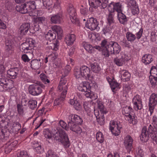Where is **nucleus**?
<instances>
[{
	"mask_svg": "<svg viewBox=\"0 0 157 157\" xmlns=\"http://www.w3.org/2000/svg\"><path fill=\"white\" fill-rule=\"evenodd\" d=\"M101 45L103 48L102 50V55L106 57L109 56V53L111 54H117L120 52L121 48L116 42L108 41L107 40H103L101 43Z\"/></svg>",
	"mask_w": 157,
	"mask_h": 157,
	"instance_id": "f257e3e1",
	"label": "nucleus"
},
{
	"mask_svg": "<svg viewBox=\"0 0 157 157\" xmlns=\"http://www.w3.org/2000/svg\"><path fill=\"white\" fill-rule=\"evenodd\" d=\"M68 125L70 127V130L75 132L79 137H82L84 132H82L80 126L75 124H81L83 122L82 118L77 115L71 114L68 116Z\"/></svg>",
	"mask_w": 157,
	"mask_h": 157,
	"instance_id": "f03ea898",
	"label": "nucleus"
},
{
	"mask_svg": "<svg viewBox=\"0 0 157 157\" xmlns=\"http://www.w3.org/2000/svg\"><path fill=\"white\" fill-rule=\"evenodd\" d=\"M52 133L54 134L55 138L56 140H60L64 148H68L70 143L68 135L65 132L60 128L57 127L54 131L52 130Z\"/></svg>",
	"mask_w": 157,
	"mask_h": 157,
	"instance_id": "7ed1b4c3",
	"label": "nucleus"
},
{
	"mask_svg": "<svg viewBox=\"0 0 157 157\" xmlns=\"http://www.w3.org/2000/svg\"><path fill=\"white\" fill-rule=\"evenodd\" d=\"M62 78L60 80L58 86V91L61 92V97L59 98L56 99L54 103V105H59L62 102L64 99L67 93V87L66 85V81H63Z\"/></svg>",
	"mask_w": 157,
	"mask_h": 157,
	"instance_id": "20e7f679",
	"label": "nucleus"
},
{
	"mask_svg": "<svg viewBox=\"0 0 157 157\" xmlns=\"http://www.w3.org/2000/svg\"><path fill=\"white\" fill-rule=\"evenodd\" d=\"M35 9L36 6L34 1L28 2L21 6H16V7L17 11L23 14L32 12Z\"/></svg>",
	"mask_w": 157,
	"mask_h": 157,
	"instance_id": "39448f33",
	"label": "nucleus"
},
{
	"mask_svg": "<svg viewBox=\"0 0 157 157\" xmlns=\"http://www.w3.org/2000/svg\"><path fill=\"white\" fill-rule=\"evenodd\" d=\"M157 123V117L156 115H154L152 118L151 124L148 127V129L149 135L153 141L157 144V128L156 127Z\"/></svg>",
	"mask_w": 157,
	"mask_h": 157,
	"instance_id": "423d86ee",
	"label": "nucleus"
},
{
	"mask_svg": "<svg viewBox=\"0 0 157 157\" xmlns=\"http://www.w3.org/2000/svg\"><path fill=\"white\" fill-rule=\"evenodd\" d=\"M67 10L71 22L77 25L80 26L79 20L76 17L77 13L75 10L72 4L69 5Z\"/></svg>",
	"mask_w": 157,
	"mask_h": 157,
	"instance_id": "0eeeda50",
	"label": "nucleus"
},
{
	"mask_svg": "<svg viewBox=\"0 0 157 157\" xmlns=\"http://www.w3.org/2000/svg\"><path fill=\"white\" fill-rule=\"evenodd\" d=\"M90 6L94 8L99 7L100 9H104L107 6L108 0H88Z\"/></svg>",
	"mask_w": 157,
	"mask_h": 157,
	"instance_id": "6e6552de",
	"label": "nucleus"
},
{
	"mask_svg": "<svg viewBox=\"0 0 157 157\" xmlns=\"http://www.w3.org/2000/svg\"><path fill=\"white\" fill-rule=\"evenodd\" d=\"M13 38L9 36L5 41L6 52L8 56L11 55L14 52V43Z\"/></svg>",
	"mask_w": 157,
	"mask_h": 157,
	"instance_id": "1a4fd4ad",
	"label": "nucleus"
},
{
	"mask_svg": "<svg viewBox=\"0 0 157 157\" xmlns=\"http://www.w3.org/2000/svg\"><path fill=\"white\" fill-rule=\"evenodd\" d=\"M45 88L44 85L43 84L40 85L33 84L30 85L29 88V93L34 96L40 94L42 91V89Z\"/></svg>",
	"mask_w": 157,
	"mask_h": 157,
	"instance_id": "9d476101",
	"label": "nucleus"
},
{
	"mask_svg": "<svg viewBox=\"0 0 157 157\" xmlns=\"http://www.w3.org/2000/svg\"><path fill=\"white\" fill-rule=\"evenodd\" d=\"M121 125L117 122L114 121H110L109 125V128L112 134L115 136H118L121 132Z\"/></svg>",
	"mask_w": 157,
	"mask_h": 157,
	"instance_id": "9b49d317",
	"label": "nucleus"
},
{
	"mask_svg": "<svg viewBox=\"0 0 157 157\" xmlns=\"http://www.w3.org/2000/svg\"><path fill=\"white\" fill-rule=\"evenodd\" d=\"M98 22L96 19L91 17L87 20L85 24V26L91 30H96L97 31H98L100 29L98 26Z\"/></svg>",
	"mask_w": 157,
	"mask_h": 157,
	"instance_id": "f8f14e48",
	"label": "nucleus"
},
{
	"mask_svg": "<svg viewBox=\"0 0 157 157\" xmlns=\"http://www.w3.org/2000/svg\"><path fill=\"white\" fill-rule=\"evenodd\" d=\"M108 10L109 13H113L115 11L117 12V14L122 12V5L119 2H112L110 3L108 6Z\"/></svg>",
	"mask_w": 157,
	"mask_h": 157,
	"instance_id": "ddd939ff",
	"label": "nucleus"
},
{
	"mask_svg": "<svg viewBox=\"0 0 157 157\" xmlns=\"http://www.w3.org/2000/svg\"><path fill=\"white\" fill-rule=\"evenodd\" d=\"M132 103L133 105V108L136 111L141 110L143 108L142 101L141 97L138 94L134 96Z\"/></svg>",
	"mask_w": 157,
	"mask_h": 157,
	"instance_id": "4468645a",
	"label": "nucleus"
},
{
	"mask_svg": "<svg viewBox=\"0 0 157 157\" xmlns=\"http://www.w3.org/2000/svg\"><path fill=\"white\" fill-rule=\"evenodd\" d=\"M157 104V94H152L151 95L149 101V110L151 115L153 113L154 109Z\"/></svg>",
	"mask_w": 157,
	"mask_h": 157,
	"instance_id": "2eb2a0df",
	"label": "nucleus"
},
{
	"mask_svg": "<svg viewBox=\"0 0 157 157\" xmlns=\"http://www.w3.org/2000/svg\"><path fill=\"white\" fill-rule=\"evenodd\" d=\"M133 140L132 137L129 135H127L124 139V146L128 152L131 151L133 148Z\"/></svg>",
	"mask_w": 157,
	"mask_h": 157,
	"instance_id": "dca6fc26",
	"label": "nucleus"
},
{
	"mask_svg": "<svg viewBox=\"0 0 157 157\" xmlns=\"http://www.w3.org/2000/svg\"><path fill=\"white\" fill-rule=\"evenodd\" d=\"M0 86H1L3 90H10L13 87V82L4 78L0 79Z\"/></svg>",
	"mask_w": 157,
	"mask_h": 157,
	"instance_id": "f3484780",
	"label": "nucleus"
},
{
	"mask_svg": "<svg viewBox=\"0 0 157 157\" xmlns=\"http://www.w3.org/2000/svg\"><path fill=\"white\" fill-rule=\"evenodd\" d=\"M50 17V21L51 23L55 24L60 23L63 20V13L61 12L52 15Z\"/></svg>",
	"mask_w": 157,
	"mask_h": 157,
	"instance_id": "a211bd4d",
	"label": "nucleus"
},
{
	"mask_svg": "<svg viewBox=\"0 0 157 157\" xmlns=\"http://www.w3.org/2000/svg\"><path fill=\"white\" fill-rule=\"evenodd\" d=\"M149 133L148 128L146 126L144 127L140 136V140L142 142H146L149 140Z\"/></svg>",
	"mask_w": 157,
	"mask_h": 157,
	"instance_id": "6ab92c4d",
	"label": "nucleus"
},
{
	"mask_svg": "<svg viewBox=\"0 0 157 157\" xmlns=\"http://www.w3.org/2000/svg\"><path fill=\"white\" fill-rule=\"evenodd\" d=\"M91 86L88 82H83L80 83L78 87V90L84 92L86 94L90 90Z\"/></svg>",
	"mask_w": 157,
	"mask_h": 157,
	"instance_id": "aec40b11",
	"label": "nucleus"
},
{
	"mask_svg": "<svg viewBox=\"0 0 157 157\" xmlns=\"http://www.w3.org/2000/svg\"><path fill=\"white\" fill-rule=\"evenodd\" d=\"M36 20L38 25H35L34 30L35 32L39 31L40 29L41 28V27L45 25L46 22V18L44 17H38L36 18Z\"/></svg>",
	"mask_w": 157,
	"mask_h": 157,
	"instance_id": "412c9836",
	"label": "nucleus"
},
{
	"mask_svg": "<svg viewBox=\"0 0 157 157\" xmlns=\"http://www.w3.org/2000/svg\"><path fill=\"white\" fill-rule=\"evenodd\" d=\"M84 49L90 53H94L96 50L99 51L101 48L99 46H95L93 47L91 44L87 43H85L83 44Z\"/></svg>",
	"mask_w": 157,
	"mask_h": 157,
	"instance_id": "4be33fe9",
	"label": "nucleus"
},
{
	"mask_svg": "<svg viewBox=\"0 0 157 157\" xmlns=\"http://www.w3.org/2000/svg\"><path fill=\"white\" fill-rule=\"evenodd\" d=\"M69 103L71 105H73L76 110H80L81 109V105L80 103L77 100V98L75 95L71 96V98L69 101Z\"/></svg>",
	"mask_w": 157,
	"mask_h": 157,
	"instance_id": "5701e85b",
	"label": "nucleus"
},
{
	"mask_svg": "<svg viewBox=\"0 0 157 157\" xmlns=\"http://www.w3.org/2000/svg\"><path fill=\"white\" fill-rule=\"evenodd\" d=\"M83 76V79L87 80H91V76L90 74V69L86 66H83L80 68Z\"/></svg>",
	"mask_w": 157,
	"mask_h": 157,
	"instance_id": "b1692460",
	"label": "nucleus"
},
{
	"mask_svg": "<svg viewBox=\"0 0 157 157\" xmlns=\"http://www.w3.org/2000/svg\"><path fill=\"white\" fill-rule=\"evenodd\" d=\"M129 59L127 56L123 54L121 58H116L114 59L113 61L114 63L118 66H122L125 61L128 60Z\"/></svg>",
	"mask_w": 157,
	"mask_h": 157,
	"instance_id": "393cba45",
	"label": "nucleus"
},
{
	"mask_svg": "<svg viewBox=\"0 0 157 157\" xmlns=\"http://www.w3.org/2000/svg\"><path fill=\"white\" fill-rule=\"evenodd\" d=\"M94 113L96 118L97 122L101 125H103L105 123V117L103 114L100 115L99 111L94 110Z\"/></svg>",
	"mask_w": 157,
	"mask_h": 157,
	"instance_id": "a878e982",
	"label": "nucleus"
},
{
	"mask_svg": "<svg viewBox=\"0 0 157 157\" xmlns=\"http://www.w3.org/2000/svg\"><path fill=\"white\" fill-rule=\"evenodd\" d=\"M76 39V36L73 34L66 35L65 38V42L68 46L72 45Z\"/></svg>",
	"mask_w": 157,
	"mask_h": 157,
	"instance_id": "bb28decb",
	"label": "nucleus"
},
{
	"mask_svg": "<svg viewBox=\"0 0 157 157\" xmlns=\"http://www.w3.org/2000/svg\"><path fill=\"white\" fill-rule=\"evenodd\" d=\"M30 27V24L28 23L23 24L21 26L19 29V32L21 35L26 34L28 32Z\"/></svg>",
	"mask_w": 157,
	"mask_h": 157,
	"instance_id": "cd10ccee",
	"label": "nucleus"
},
{
	"mask_svg": "<svg viewBox=\"0 0 157 157\" xmlns=\"http://www.w3.org/2000/svg\"><path fill=\"white\" fill-rule=\"evenodd\" d=\"M126 120L127 121L128 123L132 124L133 125H136L137 123V117L134 114L129 115V116H127L125 118Z\"/></svg>",
	"mask_w": 157,
	"mask_h": 157,
	"instance_id": "c85d7f7f",
	"label": "nucleus"
},
{
	"mask_svg": "<svg viewBox=\"0 0 157 157\" xmlns=\"http://www.w3.org/2000/svg\"><path fill=\"white\" fill-rule=\"evenodd\" d=\"M153 61L152 56L150 54H145L142 57V62L145 65H146L150 63Z\"/></svg>",
	"mask_w": 157,
	"mask_h": 157,
	"instance_id": "c756f323",
	"label": "nucleus"
},
{
	"mask_svg": "<svg viewBox=\"0 0 157 157\" xmlns=\"http://www.w3.org/2000/svg\"><path fill=\"white\" fill-rule=\"evenodd\" d=\"M20 48L22 49L25 53L29 52L32 48L30 43L26 42L22 43L20 46Z\"/></svg>",
	"mask_w": 157,
	"mask_h": 157,
	"instance_id": "7c9ffc66",
	"label": "nucleus"
},
{
	"mask_svg": "<svg viewBox=\"0 0 157 157\" xmlns=\"http://www.w3.org/2000/svg\"><path fill=\"white\" fill-rule=\"evenodd\" d=\"M52 29L53 31V32H55L56 34H57L58 38L60 39L63 35V33L61 28L60 26L56 25L52 27Z\"/></svg>",
	"mask_w": 157,
	"mask_h": 157,
	"instance_id": "2f4dec72",
	"label": "nucleus"
},
{
	"mask_svg": "<svg viewBox=\"0 0 157 157\" xmlns=\"http://www.w3.org/2000/svg\"><path fill=\"white\" fill-rule=\"evenodd\" d=\"M133 112V109L129 106H126L123 107L122 109V113L125 115V118L129 116V115H131Z\"/></svg>",
	"mask_w": 157,
	"mask_h": 157,
	"instance_id": "473e14b6",
	"label": "nucleus"
},
{
	"mask_svg": "<svg viewBox=\"0 0 157 157\" xmlns=\"http://www.w3.org/2000/svg\"><path fill=\"white\" fill-rule=\"evenodd\" d=\"M17 73V69H10L7 71V76L11 78L14 79L16 78Z\"/></svg>",
	"mask_w": 157,
	"mask_h": 157,
	"instance_id": "72a5a7b5",
	"label": "nucleus"
},
{
	"mask_svg": "<svg viewBox=\"0 0 157 157\" xmlns=\"http://www.w3.org/2000/svg\"><path fill=\"white\" fill-rule=\"evenodd\" d=\"M118 19L119 22L123 25L126 24L128 21V19L125 15L122 12L117 14Z\"/></svg>",
	"mask_w": 157,
	"mask_h": 157,
	"instance_id": "f704fd0d",
	"label": "nucleus"
},
{
	"mask_svg": "<svg viewBox=\"0 0 157 157\" xmlns=\"http://www.w3.org/2000/svg\"><path fill=\"white\" fill-rule=\"evenodd\" d=\"M56 34L55 33L50 30L45 35V38L47 40L51 42L56 38Z\"/></svg>",
	"mask_w": 157,
	"mask_h": 157,
	"instance_id": "c9c22d12",
	"label": "nucleus"
},
{
	"mask_svg": "<svg viewBox=\"0 0 157 157\" xmlns=\"http://www.w3.org/2000/svg\"><path fill=\"white\" fill-rule=\"evenodd\" d=\"M122 79L125 80V81H128L129 80L130 77V74L126 70H123L121 71Z\"/></svg>",
	"mask_w": 157,
	"mask_h": 157,
	"instance_id": "e433bc0d",
	"label": "nucleus"
},
{
	"mask_svg": "<svg viewBox=\"0 0 157 157\" xmlns=\"http://www.w3.org/2000/svg\"><path fill=\"white\" fill-rule=\"evenodd\" d=\"M71 67L69 65H67L65 69V70H63V71L62 72V75L60 79V80H61V79L62 78L63 79V81H66V83L67 82V80L64 79V78L68 75L69 72L71 70Z\"/></svg>",
	"mask_w": 157,
	"mask_h": 157,
	"instance_id": "4c0bfd02",
	"label": "nucleus"
},
{
	"mask_svg": "<svg viewBox=\"0 0 157 157\" xmlns=\"http://www.w3.org/2000/svg\"><path fill=\"white\" fill-rule=\"evenodd\" d=\"M94 62H91L90 63V67L92 70L93 72L97 73L100 71V67L99 65L96 62V61Z\"/></svg>",
	"mask_w": 157,
	"mask_h": 157,
	"instance_id": "58836bf2",
	"label": "nucleus"
},
{
	"mask_svg": "<svg viewBox=\"0 0 157 157\" xmlns=\"http://www.w3.org/2000/svg\"><path fill=\"white\" fill-rule=\"evenodd\" d=\"M74 74L77 79H83V76L82 75V73L81 71V69H75V70Z\"/></svg>",
	"mask_w": 157,
	"mask_h": 157,
	"instance_id": "ea45409f",
	"label": "nucleus"
},
{
	"mask_svg": "<svg viewBox=\"0 0 157 157\" xmlns=\"http://www.w3.org/2000/svg\"><path fill=\"white\" fill-rule=\"evenodd\" d=\"M126 37L127 40L131 43L133 42L136 38L135 35L130 32L127 33Z\"/></svg>",
	"mask_w": 157,
	"mask_h": 157,
	"instance_id": "a19ab883",
	"label": "nucleus"
},
{
	"mask_svg": "<svg viewBox=\"0 0 157 157\" xmlns=\"http://www.w3.org/2000/svg\"><path fill=\"white\" fill-rule=\"evenodd\" d=\"M30 64L31 68L35 70L38 69L40 67L39 62L36 59L32 60Z\"/></svg>",
	"mask_w": 157,
	"mask_h": 157,
	"instance_id": "79ce46f5",
	"label": "nucleus"
},
{
	"mask_svg": "<svg viewBox=\"0 0 157 157\" xmlns=\"http://www.w3.org/2000/svg\"><path fill=\"white\" fill-rule=\"evenodd\" d=\"M59 43L57 41L54 43H50L48 47L49 50H52L56 51L58 49Z\"/></svg>",
	"mask_w": 157,
	"mask_h": 157,
	"instance_id": "37998d69",
	"label": "nucleus"
},
{
	"mask_svg": "<svg viewBox=\"0 0 157 157\" xmlns=\"http://www.w3.org/2000/svg\"><path fill=\"white\" fill-rule=\"evenodd\" d=\"M45 9L49 10L52 8L51 5L52 4V0H42Z\"/></svg>",
	"mask_w": 157,
	"mask_h": 157,
	"instance_id": "c03bdc74",
	"label": "nucleus"
},
{
	"mask_svg": "<svg viewBox=\"0 0 157 157\" xmlns=\"http://www.w3.org/2000/svg\"><path fill=\"white\" fill-rule=\"evenodd\" d=\"M17 144L18 141L17 140H14L8 145L7 148L5 149V151H7L8 152H10L13 148L17 146Z\"/></svg>",
	"mask_w": 157,
	"mask_h": 157,
	"instance_id": "a18cd8bd",
	"label": "nucleus"
},
{
	"mask_svg": "<svg viewBox=\"0 0 157 157\" xmlns=\"http://www.w3.org/2000/svg\"><path fill=\"white\" fill-rule=\"evenodd\" d=\"M23 106L20 102L17 104V111L19 115H23L24 114V108L23 107Z\"/></svg>",
	"mask_w": 157,
	"mask_h": 157,
	"instance_id": "49530a36",
	"label": "nucleus"
},
{
	"mask_svg": "<svg viewBox=\"0 0 157 157\" xmlns=\"http://www.w3.org/2000/svg\"><path fill=\"white\" fill-rule=\"evenodd\" d=\"M6 2V7L9 11L12 10L14 7L13 3L12 2L10 1L9 0H5Z\"/></svg>",
	"mask_w": 157,
	"mask_h": 157,
	"instance_id": "de8ad7c7",
	"label": "nucleus"
},
{
	"mask_svg": "<svg viewBox=\"0 0 157 157\" xmlns=\"http://www.w3.org/2000/svg\"><path fill=\"white\" fill-rule=\"evenodd\" d=\"M85 95L87 98H90L93 100L96 99L98 97L97 94H96L92 93L91 90L88 91L86 94H85Z\"/></svg>",
	"mask_w": 157,
	"mask_h": 157,
	"instance_id": "09e8293b",
	"label": "nucleus"
},
{
	"mask_svg": "<svg viewBox=\"0 0 157 157\" xmlns=\"http://www.w3.org/2000/svg\"><path fill=\"white\" fill-rule=\"evenodd\" d=\"M40 78L42 82L44 84H47L50 83L49 80L47 76L44 73H41L40 75Z\"/></svg>",
	"mask_w": 157,
	"mask_h": 157,
	"instance_id": "8fccbe9b",
	"label": "nucleus"
},
{
	"mask_svg": "<svg viewBox=\"0 0 157 157\" xmlns=\"http://www.w3.org/2000/svg\"><path fill=\"white\" fill-rule=\"evenodd\" d=\"M37 102L36 101L30 100L28 101V105L29 107L32 109H33L37 106Z\"/></svg>",
	"mask_w": 157,
	"mask_h": 157,
	"instance_id": "3c124183",
	"label": "nucleus"
},
{
	"mask_svg": "<svg viewBox=\"0 0 157 157\" xmlns=\"http://www.w3.org/2000/svg\"><path fill=\"white\" fill-rule=\"evenodd\" d=\"M58 125H59L61 128L65 129L66 130H68L70 129V127L68 126L67 125V124L63 121L60 120L58 123Z\"/></svg>",
	"mask_w": 157,
	"mask_h": 157,
	"instance_id": "603ef678",
	"label": "nucleus"
},
{
	"mask_svg": "<svg viewBox=\"0 0 157 157\" xmlns=\"http://www.w3.org/2000/svg\"><path fill=\"white\" fill-rule=\"evenodd\" d=\"M136 157H143L144 152L141 147L136 148L135 152Z\"/></svg>",
	"mask_w": 157,
	"mask_h": 157,
	"instance_id": "864d4df0",
	"label": "nucleus"
},
{
	"mask_svg": "<svg viewBox=\"0 0 157 157\" xmlns=\"http://www.w3.org/2000/svg\"><path fill=\"white\" fill-rule=\"evenodd\" d=\"M96 139L97 140L101 143L103 142L104 140V137L102 133L99 132L96 134Z\"/></svg>",
	"mask_w": 157,
	"mask_h": 157,
	"instance_id": "5fc2aeb1",
	"label": "nucleus"
},
{
	"mask_svg": "<svg viewBox=\"0 0 157 157\" xmlns=\"http://www.w3.org/2000/svg\"><path fill=\"white\" fill-rule=\"evenodd\" d=\"M44 135L45 138H46L48 142H49L48 140L52 139V134L49 131L47 130L44 131Z\"/></svg>",
	"mask_w": 157,
	"mask_h": 157,
	"instance_id": "6e6d98bb",
	"label": "nucleus"
},
{
	"mask_svg": "<svg viewBox=\"0 0 157 157\" xmlns=\"http://www.w3.org/2000/svg\"><path fill=\"white\" fill-rule=\"evenodd\" d=\"M149 80L151 84L153 86H155L157 84V76H150Z\"/></svg>",
	"mask_w": 157,
	"mask_h": 157,
	"instance_id": "4d7b16f0",
	"label": "nucleus"
},
{
	"mask_svg": "<svg viewBox=\"0 0 157 157\" xmlns=\"http://www.w3.org/2000/svg\"><path fill=\"white\" fill-rule=\"evenodd\" d=\"M131 9V12L134 15L138 14L139 13L140 10L138 4L135 6L133 7H132Z\"/></svg>",
	"mask_w": 157,
	"mask_h": 157,
	"instance_id": "13d9d810",
	"label": "nucleus"
},
{
	"mask_svg": "<svg viewBox=\"0 0 157 157\" xmlns=\"http://www.w3.org/2000/svg\"><path fill=\"white\" fill-rule=\"evenodd\" d=\"M112 25H107L106 27L103 28L102 30L103 33L105 34L107 33H109L112 30Z\"/></svg>",
	"mask_w": 157,
	"mask_h": 157,
	"instance_id": "bf43d9fd",
	"label": "nucleus"
},
{
	"mask_svg": "<svg viewBox=\"0 0 157 157\" xmlns=\"http://www.w3.org/2000/svg\"><path fill=\"white\" fill-rule=\"evenodd\" d=\"M113 13H110L109 14L108 18V21L109 25H112V24L113 23L114 15Z\"/></svg>",
	"mask_w": 157,
	"mask_h": 157,
	"instance_id": "052dcab7",
	"label": "nucleus"
},
{
	"mask_svg": "<svg viewBox=\"0 0 157 157\" xmlns=\"http://www.w3.org/2000/svg\"><path fill=\"white\" fill-rule=\"evenodd\" d=\"M46 157H59L54 151L51 150H49L47 154Z\"/></svg>",
	"mask_w": 157,
	"mask_h": 157,
	"instance_id": "680f3d73",
	"label": "nucleus"
},
{
	"mask_svg": "<svg viewBox=\"0 0 157 157\" xmlns=\"http://www.w3.org/2000/svg\"><path fill=\"white\" fill-rule=\"evenodd\" d=\"M53 2L54 3V8L56 9H58L59 10L60 9V0H54L52 1V2Z\"/></svg>",
	"mask_w": 157,
	"mask_h": 157,
	"instance_id": "e2e57ef3",
	"label": "nucleus"
},
{
	"mask_svg": "<svg viewBox=\"0 0 157 157\" xmlns=\"http://www.w3.org/2000/svg\"><path fill=\"white\" fill-rule=\"evenodd\" d=\"M150 73L151 75L150 76H157V69L155 67L152 66L151 67L150 70Z\"/></svg>",
	"mask_w": 157,
	"mask_h": 157,
	"instance_id": "0e129e2a",
	"label": "nucleus"
},
{
	"mask_svg": "<svg viewBox=\"0 0 157 157\" xmlns=\"http://www.w3.org/2000/svg\"><path fill=\"white\" fill-rule=\"evenodd\" d=\"M83 106L84 109L87 112H89L90 111V104L87 102H85L83 103Z\"/></svg>",
	"mask_w": 157,
	"mask_h": 157,
	"instance_id": "69168bd1",
	"label": "nucleus"
},
{
	"mask_svg": "<svg viewBox=\"0 0 157 157\" xmlns=\"http://www.w3.org/2000/svg\"><path fill=\"white\" fill-rule=\"evenodd\" d=\"M138 4L135 0H129L128 2V6L131 8L137 5Z\"/></svg>",
	"mask_w": 157,
	"mask_h": 157,
	"instance_id": "338daca9",
	"label": "nucleus"
},
{
	"mask_svg": "<svg viewBox=\"0 0 157 157\" xmlns=\"http://www.w3.org/2000/svg\"><path fill=\"white\" fill-rule=\"evenodd\" d=\"M17 157H29L27 151H21L17 155Z\"/></svg>",
	"mask_w": 157,
	"mask_h": 157,
	"instance_id": "774afa93",
	"label": "nucleus"
}]
</instances>
